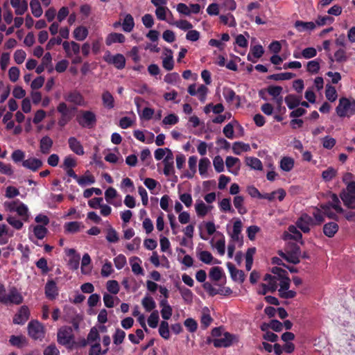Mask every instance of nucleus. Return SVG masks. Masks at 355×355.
<instances>
[{"label":"nucleus","instance_id":"obj_1","mask_svg":"<svg viewBox=\"0 0 355 355\" xmlns=\"http://www.w3.org/2000/svg\"><path fill=\"white\" fill-rule=\"evenodd\" d=\"M73 329L69 326L61 327L57 332V341L63 346L71 348L75 344Z\"/></svg>","mask_w":355,"mask_h":355},{"label":"nucleus","instance_id":"obj_2","mask_svg":"<svg viewBox=\"0 0 355 355\" xmlns=\"http://www.w3.org/2000/svg\"><path fill=\"white\" fill-rule=\"evenodd\" d=\"M336 111L340 117H350L355 114V100L350 101L345 97L340 98Z\"/></svg>","mask_w":355,"mask_h":355},{"label":"nucleus","instance_id":"obj_3","mask_svg":"<svg viewBox=\"0 0 355 355\" xmlns=\"http://www.w3.org/2000/svg\"><path fill=\"white\" fill-rule=\"evenodd\" d=\"M278 254L289 263L297 264L300 262L301 250L296 243H290L285 252L279 251Z\"/></svg>","mask_w":355,"mask_h":355},{"label":"nucleus","instance_id":"obj_4","mask_svg":"<svg viewBox=\"0 0 355 355\" xmlns=\"http://www.w3.org/2000/svg\"><path fill=\"white\" fill-rule=\"evenodd\" d=\"M76 121L82 128L88 129L94 128L97 122L96 114L90 110H80Z\"/></svg>","mask_w":355,"mask_h":355},{"label":"nucleus","instance_id":"obj_5","mask_svg":"<svg viewBox=\"0 0 355 355\" xmlns=\"http://www.w3.org/2000/svg\"><path fill=\"white\" fill-rule=\"evenodd\" d=\"M75 107L69 108L67 105L61 102L57 106V111L60 114L58 124L60 127H64L73 118V111L76 110Z\"/></svg>","mask_w":355,"mask_h":355},{"label":"nucleus","instance_id":"obj_6","mask_svg":"<svg viewBox=\"0 0 355 355\" xmlns=\"http://www.w3.org/2000/svg\"><path fill=\"white\" fill-rule=\"evenodd\" d=\"M29 336L33 340H42L45 336V330L43 324L37 320H31L28 324Z\"/></svg>","mask_w":355,"mask_h":355},{"label":"nucleus","instance_id":"obj_7","mask_svg":"<svg viewBox=\"0 0 355 355\" xmlns=\"http://www.w3.org/2000/svg\"><path fill=\"white\" fill-rule=\"evenodd\" d=\"M223 337L219 338H214L211 340V338L207 339V343H212L215 347H228L231 346L233 343V341L235 338V336L229 333L225 332L223 334Z\"/></svg>","mask_w":355,"mask_h":355},{"label":"nucleus","instance_id":"obj_8","mask_svg":"<svg viewBox=\"0 0 355 355\" xmlns=\"http://www.w3.org/2000/svg\"><path fill=\"white\" fill-rule=\"evenodd\" d=\"M295 225L304 233L310 232V226L315 225L313 218L307 214H302L297 220Z\"/></svg>","mask_w":355,"mask_h":355},{"label":"nucleus","instance_id":"obj_9","mask_svg":"<svg viewBox=\"0 0 355 355\" xmlns=\"http://www.w3.org/2000/svg\"><path fill=\"white\" fill-rule=\"evenodd\" d=\"M104 60L109 64H113L118 69H123L125 66V58L121 53L111 55L110 52H107V55L104 56Z\"/></svg>","mask_w":355,"mask_h":355},{"label":"nucleus","instance_id":"obj_10","mask_svg":"<svg viewBox=\"0 0 355 355\" xmlns=\"http://www.w3.org/2000/svg\"><path fill=\"white\" fill-rule=\"evenodd\" d=\"M6 302H3V304H20L23 302V297L18 292L16 288H12L8 294L6 295Z\"/></svg>","mask_w":355,"mask_h":355},{"label":"nucleus","instance_id":"obj_11","mask_svg":"<svg viewBox=\"0 0 355 355\" xmlns=\"http://www.w3.org/2000/svg\"><path fill=\"white\" fill-rule=\"evenodd\" d=\"M30 311L27 306L20 307L18 313L13 318V323L17 324H24L29 318Z\"/></svg>","mask_w":355,"mask_h":355},{"label":"nucleus","instance_id":"obj_12","mask_svg":"<svg viewBox=\"0 0 355 355\" xmlns=\"http://www.w3.org/2000/svg\"><path fill=\"white\" fill-rule=\"evenodd\" d=\"M44 289L46 297L49 300H55L58 296V289L54 280H48Z\"/></svg>","mask_w":355,"mask_h":355},{"label":"nucleus","instance_id":"obj_13","mask_svg":"<svg viewBox=\"0 0 355 355\" xmlns=\"http://www.w3.org/2000/svg\"><path fill=\"white\" fill-rule=\"evenodd\" d=\"M227 267L230 271L232 279L235 282L243 283L245 278L244 272L241 270H238L231 262L227 263Z\"/></svg>","mask_w":355,"mask_h":355},{"label":"nucleus","instance_id":"obj_14","mask_svg":"<svg viewBox=\"0 0 355 355\" xmlns=\"http://www.w3.org/2000/svg\"><path fill=\"white\" fill-rule=\"evenodd\" d=\"M167 154L163 159V164L164 165V174L166 176L169 175L171 172L173 171V154L171 149H166Z\"/></svg>","mask_w":355,"mask_h":355},{"label":"nucleus","instance_id":"obj_15","mask_svg":"<svg viewBox=\"0 0 355 355\" xmlns=\"http://www.w3.org/2000/svg\"><path fill=\"white\" fill-rule=\"evenodd\" d=\"M64 99L76 105H83L85 104V100L83 95L76 90L70 92L66 94L64 96Z\"/></svg>","mask_w":355,"mask_h":355},{"label":"nucleus","instance_id":"obj_16","mask_svg":"<svg viewBox=\"0 0 355 355\" xmlns=\"http://www.w3.org/2000/svg\"><path fill=\"white\" fill-rule=\"evenodd\" d=\"M68 144L70 150L78 155H83L84 148L81 143L74 137H71L68 139Z\"/></svg>","mask_w":355,"mask_h":355},{"label":"nucleus","instance_id":"obj_17","mask_svg":"<svg viewBox=\"0 0 355 355\" xmlns=\"http://www.w3.org/2000/svg\"><path fill=\"white\" fill-rule=\"evenodd\" d=\"M42 162L40 159L35 157H31L25 159L22 162V166L28 169L33 171H37L39 168L42 166Z\"/></svg>","mask_w":355,"mask_h":355},{"label":"nucleus","instance_id":"obj_18","mask_svg":"<svg viewBox=\"0 0 355 355\" xmlns=\"http://www.w3.org/2000/svg\"><path fill=\"white\" fill-rule=\"evenodd\" d=\"M340 197L345 206L349 209H355V195L346 193L345 190H343L340 193Z\"/></svg>","mask_w":355,"mask_h":355},{"label":"nucleus","instance_id":"obj_19","mask_svg":"<svg viewBox=\"0 0 355 355\" xmlns=\"http://www.w3.org/2000/svg\"><path fill=\"white\" fill-rule=\"evenodd\" d=\"M53 141L49 136L43 137L40 141V149L42 154H49L53 146Z\"/></svg>","mask_w":355,"mask_h":355},{"label":"nucleus","instance_id":"obj_20","mask_svg":"<svg viewBox=\"0 0 355 355\" xmlns=\"http://www.w3.org/2000/svg\"><path fill=\"white\" fill-rule=\"evenodd\" d=\"M286 194V193L284 189H278L271 193L262 194L261 199H267L269 201H272L275 198L276 195H277L278 200L279 201H282L284 199Z\"/></svg>","mask_w":355,"mask_h":355},{"label":"nucleus","instance_id":"obj_21","mask_svg":"<svg viewBox=\"0 0 355 355\" xmlns=\"http://www.w3.org/2000/svg\"><path fill=\"white\" fill-rule=\"evenodd\" d=\"M338 225L335 222H329L323 226V233L329 238H332L338 231Z\"/></svg>","mask_w":355,"mask_h":355},{"label":"nucleus","instance_id":"obj_22","mask_svg":"<svg viewBox=\"0 0 355 355\" xmlns=\"http://www.w3.org/2000/svg\"><path fill=\"white\" fill-rule=\"evenodd\" d=\"M125 40V37L122 33H112L107 36L105 44L107 46H110L114 43H123Z\"/></svg>","mask_w":355,"mask_h":355},{"label":"nucleus","instance_id":"obj_23","mask_svg":"<svg viewBox=\"0 0 355 355\" xmlns=\"http://www.w3.org/2000/svg\"><path fill=\"white\" fill-rule=\"evenodd\" d=\"M295 160L293 158L285 156L281 159L279 167L282 171L289 172L293 168Z\"/></svg>","mask_w":355,"mask_h":355},{"label":"nucleus","instance_id":"obj_24","mask_svg":"<svg viewBox=\"0 0 355 355\" xmlns=\"http://www.w3.org/2000/svg\"><path fill=\"white\" fill-rule=\"evenodd\" d=\"M294 26L299 32H303L313 30L315 28V24L313 21L297 20L295 22Z\"/></svg>","mask_w":355,"mask_h":355},{"label":"nucleus","instance_id":"obj_25","mask_svg":"<svg viewBox=\"0 0 355 355\" xmlns=\"http://www.w3.org/2000/svg\"><path fill=\"white\" fill-rule=\"evenodd\" d=\"M301 99V96H297L294 94H288L285 97L284 101L290 110H293L300 105Z\"/></svg>","mask_w":355,"mask_h":355},{"label":"nucleus","instance_id":"obj_26","mask_svg":"<svg viewBox=\"0 0 355 355\" xmlns=\"http://www.w3.org/2000/svg\"><path fill=\"white\" fill-rule=\"evenodd\" d=\"M242 230V223L241 220L237 219L233 225V230L231 234V238L234 241H239L241 240V233Z\"/></svg>","mask_w":355,"mask_h":355},{"label":"nucleus","instance_id":"obj_27","mask_svg":"<svg viewBox=\"0 0 355 355\" xmlns=\"http://www.w3.org/2000/svg\"><path fill=\"white\" fill-rule=\"evenodd\" d=\"M297 228V226L290 225L288 228L289 234L287 236L291 239L300 241L301 244H303L302 234Z\"/></svg>","mask_w":355,"mask_h":355},{"label":"nucleus","instance_id":"obj_28","mask_svg":"<svg viewBox=\"0 0 355 355\" xmlns=\"http://www.w3.org/2000/svg\"><path fill=\"white\" fill-rule=\"evenodd\" d=\"M320 208L323 210V214L330 219L336 221L338 220V216L333 212L331 209L332 207L330 205V202L327 203H322L319 205Z\"/></svg>","mask_w":355,"mask_h":355},{"label":"nucleus","instance_id":"obj_29","mask_svg":"<svg viewBox=\"0 0 355 355\" xmlns=\"http://www.w3.org/2000/svg\"><path fill=\"white\" fill-rule=\"evenodd\" d=\"M102 101L104 107L107 109H112L114 107V97L112 94L108 91H105L103 93Z\"/></svg>","mask_w":355,"mask_h":355},{"label":"nucleus","instance_id":"obj_30","mask_svg":"<svg viewBox=\"0 0 355 355\" xmlns=\"http://www.w3.org/2000/svg\"><path fill=\"white\" fill-rule=\"evenodd\" d=\"M329 58L331 62H334L336 60L337 62L341 63L345 62L347 60L348 57L346 54V51L343 49H339L334 53V59L329 55Z\"/></svg>","mask_w":355,"mask_h":355},{"label":"nucleus","instance_id":"obj_31","mask_svg":"<svg viewBox=\"0 0 355 355\" xmlns=\"http://www.w3.org/2000/svg\"><path fill=\"white\" fill-rule=\"evenodd\" d=\"M250 150V145L241 141H236L232 145V150L235 155H240L242 152H248Z\"/></svg>","mask_w":355,"mask_h":355},{"label":"nucleus","instance_id":"obj_32","mask_svg":"<svg viewBox=\"0 0 355 355\" xmlns=\"http://www.w3.org/2000/svg\"><path fill=\"white\" fill-rule=\"evenodd\" d=\"M88 35V30L86 27L80 26L73 31V37L78 41H83Z\"/></svg>","mask_w":355,"mask_h":355},{"label":"nucleus","instance_id":"obj_33","mask_svg":"<svg viewBox=\"0 0 355 355\" xmlns=\"http://www.w3.org/2000/svg\"><path fill=\"white\" fill-rule=\"evenodd\" d=\"M135 26V21L132 16L130 14L125 15L123 21L122 23V28L125 32L130 33L132 31Z\"/></svg>","mask_w":355,"mask_h":355},{"label":"nucleus","instance_id":"obj_34","mask_svg":"<svg viewBox=\"0 0 355 355\" xmlns=\"http://www.w3.org/2000/svg\"><path fill=\"white\" fill-rule=\"evenodd\" d=\"M246 165L254 170H262L263 165L261 160L254 157H247L245 158Z\"/></svg>","mask_w":355,"mask_h":355},{"label":"nucleus","instance_id":"obj_35","mask_svg":"<svg viewBox=\"0 0 355 355\" xmlns=\"http://www.w3.org/2000/svg\"><path fill=\"white\" fill-rule=\"evenodd\" d=\"M295 76V73L291 72H285L280 73H275L268 76V79L272 80H291Z\"/></svg>","mask_w":355,"mask_h":355},{"label":"nucleus","instance_id":"obj_36","mask_svg":"<svg viewBox=\"0 0 355 355\" xmlns=\"http://www.w3.org/2000/svg\"><path fill=\"white\" fill-rule=\"evenodd\" d=\"M178 291H179L182 299L184 300V301L186 303L189 304V303L192 302L193 294L190 289L182 286V287H179Z\"/></svg>","mask_w":355,"mask_h":355},{"label":"nucleus","instance_id":"obj_37","mask_svg":"<svg viewBox=\"0 0 355 355\" xmlns=\"http://www.w3.org/2000/svg\"><path fill=\"white\" fill-rule=\"evenodd\" d=\"M244 198L241 196H236L234 198V205L237 209L238 212L243 215L247 213L246 208L243 205Z\"/></svg>","mask_w":355,"mask_h":355},{"label":"nucleus","instance_id":"obj_38","mask_svg":"<svg viewBox=\"0 0 355 355\" xmlns=\"http://www.w3.org/2000/svg\"><path fill=\"white\" fill-rule=\"evenodd\" d=\"M30 7L32 14L35 17H40L42 15V9L39 0H31Z\"/></svg>","mask_w":355,"mask_h":355},{"label":"nucleus","instance_id":"obj_39","mask_svg":"<svg viewBox=\"0 0 355 355\" xmlns=\"http://www.w3.org/2000/svg\"><path fill=\"white\" fill-rule=\"evenodd\" d=\"M255 248H248L245 254V268L250 271L253 263V254L255 253Z\"/></svg>","mask_w":355,"mask_h":355},{"label":"nucleus","instance_id":"obj_40","mask_svg":"<svg viewBox=\"0 0 355 355\" xmlns=\"http://www.w3.org/2000/svg\"><path fill=\"white\" fill-rule=\"evenodd\" d=\"M223 273V271L220 267L215 266L211 268L209 276L212 281L218 282L221 279Z\"/></svg>","mask_w":355,"mask_h":355},{"label":"nucleus","instance_id":"obj_41","mask_svg":"<svg viewBox=\"0 0 355 355\" xmlns=\"http://www.w3.org/2000/svg\"><path fill=\"white\" fill-rule=\"evenodd\" d=\"M33 233L38 239H43L48 233V230L45 226L37 225L33 227Z\"/></svg>","mask_w":355,"mask_h":355},{"label":"nucleus","instance_id":"obj_42","mask_svg":"<svg viewBox=\"0 0 355 355\" xmlns=\"http://www.w3.org/2000/svg\"><path fill=\"white\" fill-rule=\"evenodd\" d=\"M77 182L80 186L85 187L87 184H94L95 182V178L91 174L78 176Z\"/></svg>","mask_w":355,"mask_h":355},{"label":"nucleus","instance_id":"obj_43","mask_svg":"<svg viewBox=\"0 0 355 355\" xmlns=\"http://www.w3.org/2000/svg\"><path fill=\"white\" fill-rule=\"evenodd\" d=\"M141 304L146 311H151L156 307L155 302L150 296H146L143 298Z\"/></svg>","mask_w":355,"mask_h":355},{"label":"nucleus","instance_id":"obj_44","mask_svg":"<svg viewBox=\"0 0 355 355\" xmlns=\"http://www.w3.org/2000/svg\"><path fill=\"white\" fill-rule=\"evenodd\" d=\"M159 334L161 337L165 340L170 338V332L168 329V323L166 321H162L159 327Z\"/></svg>","mask_w":355,"mask_h":355},{"label":"nucleus","instance_id":"obj_45","mask_svg":"<svg viewBox=\"0 0 355 355\" xmlns=\"http://www.w3.org/2000/svg\"><path fill=\"white\" fill-rule=\"evenodd\" d=\"M223 94L227 103H232L236 98L240 100V97L236 96L235 92L230 88L224 89Z\"/></svg>","mask_w":355,"mask_h":355},{"label":"nucleus","instance_id":"obj_46","mask_svg":"<svg viewBox=\"0 0 355 355\" xmlns=\"http://www.w3.org/2000/svg\"><path fill=\"white\" fill-rule=\"evenodd\" d=\"M326 98L330 101L334 102L336 100L338 95L336 88L330 85H327L325 90Z\"/></svg>","mask_w":355,"mask_h":355},{"label":"nucleus","instance_id":"obj_47","mask_svg":"<svg viewBox=\"0 0 355 355\" xmlns=\"http://www.w3.org/2000/svg\"><path fill=\"white\" fill-rule=\"evenodd\" d=\"M17 214L22 218L25 221L28 218V209L27 206L23 202H19V205L17 207L16 211Z\"/></svg>","mask_w":355,"mask_h":355},{"label":"nucleus","instance_id":"obj_48","mask_svg":"<svg viewBox=\"0 0 355 355\" xmlns=\"http://www.w3.org/2000/svg\"><path fill=\"white\" fill-rule=\"evenodd\" d=\"M210 165V161L207 157H203L199 162V173L200 175H206L207 169Z\"/></svg>","mask_w":355,"mask_h":355},{"label":"nucleus","instance_id":"obj_49","mask_svg":"<svg viewBox=\"0 0 355 355\" xmlns=\"http://www.w3.org/2000/svg\"><path fill=\"white\" fill-rule=\"evenodd\" d=\"M125 337V332L121 329H116L114 334L113 335V342L115 345H118L121 344Z\"/></svg>","mask_w":355,"mask_h":355},{"label":"nucleus","instance_id":"obj_50","mask_svg":"<svg viewBox=\"0 0 355 355\" xmlns=\"http://www.w3.org/2000/svg\"><path fill=\"white\" fill-rule=\"evenodd\" d=\"M195 208L198 216L200 217H204L208 212L207 207L202 200H199L196 204Z\"/></svg>","mask_w":355,"mask_h":355},{"label":"nucleus","instance_id":"obj_51","mask_svg":"<svg viewBox=\"0 0 355 355\" xmlns=\"http://www.w3.org/2000/svg\"><path fill=\"white\" fill-rule=\"evenodd\" d=\"M77 166L76 160L71 156L68 155L64 157L63 164L61 167L63 169H68L71 168H74Z\"/></svg>","mask_w":355,"mask_h":355},{"label":"nucleus","instance_id":"obj_52","mask_svg":"<svg viewBox=\"0 0 355 355\" xmlns=\"http://www.w3.org/2000/svg\"><path fill=\"white\" fill-rule=\"evenodd\" d=\"M331 198L332 202H330V205L337 213L343 214L344 212V210L340 205V200H339L337 195L335 193H332Z\"/></svg>","mask_w":355,"mask_h":355},{"label":"nucleus","instance_id":"obj_53","mask_svg":"<svg viewBox=\"0 0 355 355\" xmlns=\"http://www.w3.org/2000/svg\"><path fill=\"white\" fill-rule=\"evenodd\" d=\"M64 230L69 233H76L80 230V223L78 221H71L65 223Z\"/></svg>","mask_w":355,"mask_h":355},{"label":"nucleus","instance_id":"obj_54","mask_svg":"<svg viewBox=\"0 0 355 355\" xmlns=\"http://www.w3.org/2000/svg\"><path fill=\"white\" fill-rule=\"evenodd\" d=\"M198 258L202 262L206 264H211L214 260L211 253L207 250L201 251L199 254Z\"/></svg>","mask_w":355,"mask_h":355},{"label":"nucleus","instance_id":"obj_55","mask_svg":"<svg viewBox=\"0 0 355 355\" xmlns=\"http://www.w3.org/2000/svg\"><path fill=\"white\" fill-rule=\"evenodd\" d=\"M36 266L41 270L42 273L45 275L47 274L50 269L47 265V260L44 257H42L38 259L35 263Z\"/></svg>","mask_w":355,"mask_h":355},{"label":"nucleus","instance_id":"obj_56","mask_svg":"<svg viewBox=\"0 0 355 355\" xmlns=\"http://www.w3.org/2000/svg\"><path fill=\"white\" fill-rule=\"evenodd\" d=\"M159 314L157 311L151 313L148 318V324L151 328H156L159 322Z\"/></svg>","mask_w":355,"mask_h":355},{"label":"nucleus","instance_id":"obj_57","mask_svg":"<svg viewBox=\"0 0 355 355\" xmlns=\"http://www.w3.org/2000/svg\"><path fill=\"white\" fill-rule=\"evenodd\" d=\"M213 164L217 173H221L224 171V162L220 155H217L214 158Z\"/></svg>","mask_w":355,"mask_h":355},{"label":"nucleus","instance_id":"obj_58","mask_svg":"<svg viewBox=\"0 0 355 355\" xmlns=\"http://www.w3.org/2000/svg\"><path fill=\"white\" fill-rule=\"evenodd\" d=\"M184 324L191 333L195 332L198 329L197 322L191 318L186 319L184 322Z\"/></svg>","mask_w":355,"mask_h":355},{"label":"nucleus","instance_id":"obj_59","mask_svg":"<svg viewBox=\"0 0 355 355\" xmlns=\"http://www.w3.org/2000/svg\"><path fill=\"white\" fill-rule=\"evenodd\" d=\"M320 62L318 60H313L308 62L307 71L311 73H317L320 70Z\"/></svg>","mask_w":355,"mask_h":355},{"label":"nucleus","instance_id":"obj_60","mask_svg":"<svg viewBox=\"0 0 355 355\" xmlns=\"http://www.w3.org/2000/svg\"><path fill=\"white\" fill-rule=\"evenodd\" d=\"M250 53L254 58L259 59L263 55L264 50L261 45L257 44L251 46Z\"/></svg>","mask_w":355,"mask_h":355},{"label":"nucleus","instance_id":"obj_61","mask_svg":"<svg viewBox=\"0 0 355 355\" xmlns=\"http://www.w3.org/2000/svg\"><path fill=\"white\" fill-rule=\"evenodd\" d=\"M283 88L281 86L270 85L267 88L268 93L273 98H277L280 96L282 92Z\"/></svg>","mask_w":355,"mask_h":355},{"label":"nucleus","instance_id":"obj_62","mask_svg":"<svg viewBox=\"0 0 355 355\" xmlns=\"http://www.w3.org/2000/svg\"><path fill=\"white\" fill-rule=\"evenodd\" d=\"M25 153L21 150H15L12 152L11 155V158L15 163H19L24 160L25 158Z\"/></svg>","mask_w":355,"mask_h":355},{"label":"nucleus","instance_id":"obj_63","mask_svg":"<svg viewBox=\"0 0 355 355\" xmlns=\"http://www.w3.org/2000/svg\"><path fill=\"white\" fill-rule=\"evenodd\" d=\"M6 220L16 230H21L24 225L23 222L15 216H9L6 218Z\"/></svg>","mask_w":355,"mask_h":355},{"label":"nucleus","instance_id":"obj_64","mask_svg":"<svg viewBox=\"0 0 355 355\" xmlns=\"http://www.w3.org/2000/svg\"><path fill=\"white\" fill-rule=\"evenodd\" d=\"M44 355H60V351L55 344L52 343L44 349Z\"/></svg>","mask_w":355,"mask_h":355}]
</instances>
